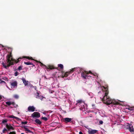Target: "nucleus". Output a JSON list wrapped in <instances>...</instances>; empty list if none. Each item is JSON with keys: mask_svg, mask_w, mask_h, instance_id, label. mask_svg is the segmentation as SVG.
<instances>
[{"mask_svg": "<svg viewBox=\"0 0 134 134\" xmlns=\"http://www.w3.org/2000/svg\"><path fill=\"white\" fill-rule=\"evenodd\" d=\"M104 88V95L103 97L102 98V100L103 102L107 105H111L112 106L114 105H118L119 103L114 99H111L108 96L109 91L108 90V87H105L103 86Z\"/></svg>", "mask_w": 134, "mask_h": 134, "instance_id": "nucleus-1", "label": "nucleus"}, {"mask_svg": "<svg viewBox=\"0 0 134 134\" xmlns=\"http://www.w3.org/2000/svg\"><path fill=\"white\" fill-rule=\"evenodd\" d=\"M35 122L39 125H40L42 123V122L38 119H36L35 120Z\"/></svg>", "mask_w": 134, "mask_h": 134, "instance_id": "nucleus-20", "label": "nucleus"}, {"mask_svg": "<svg viewBox=\"0 0 134 134\" xmlns=\"http://www.w3.org/2000/svg\"><path fill=\"white\" fill-rule=\"evenodd\" d=\"M37 95H39L40 94L38 92H37Z\"/></svg>", "mask_w": 134, "mask_h": 134, "instance_id": "nucleus-42", "label": "nucleus"}, {"mask_svg": "<svg viewBox=\"0 0 134 134\" xmlns=\"http://www.w3.org/2000/svg\"><path fill=\"white\" fill-rule=\"evenodd\" d=\"M0 81H1L0 82V84L3 83L5 85H6V83L5 81H2L0 79Z\"/></svg>", "mask_w": 134, "mask_h": 134, "instance_id": "nucleus-24", "label": "nucleus"}, {"mask_svg": "<svg viewBox=\"0 0 134 134\" xmlns=\"http://www.w3.org/2000/svg\"><path fill=\"white\" fill-rule=\"evenodd\" d=\"M88 72L87 71H85L81 72V75L83 79H86L87 78V77H91L90 76H88Z\"/></svg>", "mask_w": 134, "mask_h": 134, "instance_id": "nucleus-7", "label": "nucleus"}, {"mask_svg": "<svg viewBox=\"0 0 134 134\" xmlns=\"http://www.w3.org/2000/svg\"><path fill=\"white\" fill-rule=\"evenodd\" d=\"M2 98V97L1 96H0V99H1Z\"/></svg>", "mask_w": 134, "mask_h": 134, "instance_id": "nucleus-40", "label": "nucleus"}, {"mask_svg": "<svg viewBox=\"0 0 134 134\" xmlns=\"http://www.w3.org/2000/svg\"><path fill=\"white\" fill-rule=\"evenodd\" d=\"M58 67H60V69H63V65L61 64H58Z\"/></svg>", "mask_w": 134, "mask_h": 134, "instance_id": "nucleus-23", "label": "nucleus"}, {"mask_svg": "<svg viewBox=\"0 0 134 134\" xmlns=\"http://www.w3.org/2000/svg\"><path fill=\"white\" fill-rule=\"evenodd\" d=\"M12 105H14V107L15 108H16L17 107H18V105L17 104H16L14 102V104H12Z\"/></svg>", "mask_w": 134, "mask_h": 134, "instance_id": "nucleus-28", "label": "nucleus"}, {"mask_svg": "<svg viewBox=\"0 0 134 134\" xmlns=\"http://www.w3.org/2000/svg\"><path fill=\"white\" fill-rule=\"evenodd\" d=\"M23 127L24 128V129H25V131H26L30 133H33V132L32 131H30V130H29L26 127V126H23Z\"/></svg>", "mask_w": 134, "mask_h": 134, "instance_id": "nucleus-17", "label": "nucleus"}, {"mask_svg": "<svg viewBox=\"0 0 134 134\" xmlns=\"http://www.w3.org/2000/svg\"><path fill=\"white\" fill-rule=\"evenodd\" d=\"M36 98L37 99H40L42 100L43 98H44V97L42 96L37 95L36 96Z\"/></svg>", "mask_w": 134, "mask_h": 134, "instance_id": "nucleus-18", "label": "nucleus"}, {"mask_svg": "<svg viewBox=\"0 0 134 134\" xmlns=\"http://www.w3.org/2000/svg\"><path fill=\"white\" fill-rule=\"evenodd\" d=\"M8 52L9 54H8L6 57V58H9V59L13 60L12 56V53L13 49L12 48L10 47H8Z\"/></svg>", "mask_w": 134, "mask_h": 134, "instance_id": "nucleus-6", "label": "nucleus"}, {"mask_svg": "<svg viewBox=\"0 0 134 134\" xmlns=\"http://www.w3.org/2000/svg\"><path fill=\"white\" fill-rule=\"evenodd\" d=\"M76 68H74L72 69H71L69 71L66 72L65 73H63L62 74L63 77H67L68 75L71 74L72 72L75 71Z\"/></svg>", "mask_w": 134, "mask_h": 134, "instance_id": "nucleus-5", "label": "nucleus"}, {"mask_svg": "<svg viewBox=\"0 0 134 134\" xmlns=\"http://www.w3.org/2000/svg\"><path fill=\"white\" fill-rule=\"evenodd\" d=\"M24 63L25 64L27 65H30L32 64V63L29 62H24Z\"/></svg>", "mask_w": 134, "mask_h": 134, "instance_id": "nucleus-22", "label": "nucleus"}, {"mask_svg": "<svg viewBox=\"0 0 134 134\" xmlns=\"http://www.w3.org/2000/svg\"><path fill=\"white\" fill-rule=\"evenodd\" d=\"M92 75H93L94 76H97V74L96 73H93V74Z\"/></svg>", "mask_w": 134, "mask_h": 134, "instance_id": "nucleus-37", "label": "nucleus"}, {"mask_svg": "<svg viewBox=\"0 0 134 134\" xmlns=\"http://www.w3.org/2000/svg\"><path fill=\"white\" fill-rule=\"evenodd\" d=\"M127 124L128 127L126 128V129H129V131L131 132H134V129L133 126L129 123H127Z\"/></svg>", "mask_w": 134, "mask_h": 134, "instance_id": "nucleus-8", "label": "nucleus"}, {"mask_svg": "<svg viewBox=\"0 0 134 134\" xmlns=\"http://www.w3.org/2000/svg\"><path fill=\"white\" fill-rule=\"evenodd\" d=\"M19 74V73L17 72H16L15 73L14 75H15L16 76L18 75Z\"/></svg>", "mask_w": 134, "mask_h": 134, "instance_id": "nucleus-35", "label": "nucleus"}, {"mask_svg": "<svg viewBox=\"0 0 134 134\" xmlns=\"http://www.w3.org/2000/svg\"><path fill=\"white\" fill-rule=\"evenodd\" d=\"M103 122L102 121L100 120L99 121V123L100 124L102 125L103 124Z\"/></svg>", "mask_w": 134, "mask_h": 134, "instance_id": "nucleus-36", "label": "nucleus"}, {"mask_svg": "<svg viewBox=\"0 0 134 134\" xmlns=\"http://www.w3.org/2000/svg\"><path fill=\"white\" fill-rule=\"evenodd\" d=\"M23 58L27 59H31L32 60H34L35 61H36L37 63H40V66H44V68L46 69H47V70L48 71V69H50L52 70L53 69H54L55 68L54 67V66L53 65H48L47 66L45 65L44 64L42 63L40 61H38L36 60H34L32 58V57H31V58H30L29 57H27V56H24L23 57Z\"/></svg>", "mask_w": 134, "mask_h": 134, "instance_id": "nucleus-2", "label": "nucleus"}, {"mask_svg": "<svg viewBox=\"0 0 134 134\" xmlns=\"http://www.w3.org/2000/svg\"><path fill=\"white\" fill-rule=\"evenodd\" d=\"M81 100H78L77 101V103H76V105H77L78 103H81L82 102Z\"/></svg>", "mask_w": 134, "mask_h": 134, "instance_id": "nucleus-33", "label": "nucleus"}, {"mask_svg": "<svg viewBox=\"0 0 134 134\" xmlns=\"http://www.w3.org/2000/svg\"><path fill=\"white\" fill-rule=\"evenodd\" d=\"M2 79L3 80H4V79Z\"/></svg>", "mask_w": 134, "mask_h": 134, "instance_id": "nucleus-44", "label": "nucleus"}, {"mask_svg": "<svg viewBox=\"0 0 134 134\" xmlns=\"http://www.w3.org/2000/svg\"><path fill=\"white\" fill-rule=\"evenodd\" d=\"M98 131L95 130H89L88 131L89 134H95Z\"/></svg>", "mask_w": 134, "mask_h": 134, "instance_id": "nucleus-11", "label": "nucleus"}, {"mask_svg": "<svg viewBox=\"0 0 134 134\" xmlns=\"http://www.w3.org/2000/svg\"><path fill=\"white\" fill-rule=\"evenodd\" d=\"M88 72V74L89 73L92 74H93V73L91 71H89Z\"/></svg>", "mask_w": 134, "mask_h": 134, "instance_id": "nucleus-38", "label": "nucleus"}, {"mask_svg": "<svg viewBox=\"0 0 134 134\" xmlns=\"http://www.w3.org/2000/svg\"><path fill=\"white\" fill-rule=\"evenodd\" d=\"M23 83L25 85V86L27 85L28 84V81L26 80L24 78H22L21 79Z\"/></svg>", "mask_w": 134, "mask_h": 134, "instance_id": "nucleus-13", "label": "nucleus"}, {"mask_svg": "<svg viewBox=\"0 0 134 134\" xmlns=\"http://www.w3.org/2000/svg\"><path fill=\"white\" fill-rule=\"evenodd\" d=\"M6 127L8 131H10L11 129L14 130V129L13 127L11 126L10 125H9L8 124L6 125Z\"/></svg>", "mask_w": 134, "mask_h": 134, "instance_id": "nucleus-14", "label": "nucleus"}, {"mask_svg": "<svg viewBox=\"0 0 134 134\" xmlns=\"http://www.w3.org/2000/svg\"><path fill=\"white\" fill-rule=\"evenodd\" d=\"M5 103L8 105H10L14 104V102H11L10 101H7L5 102Z\"/></svg>", "mask_w": 134, "mask_h": 134, "instance_id": "nucleus-19", "label": "nucleus"}, {"mask_svg": "<svg viewBox=\"0 0 134 134\" xmlns=\"http://www.w3.org/2000/svg\"><path fill=\"white\" fill-rule=\"evenodd\" d=\"M12 61H13V60L9 59V58H6V61L8 64L7 65H6L3 62L2 63V65L3 67L5 69H7V67H8L11 65H13L14 63Z\"/></svg>", "mask_w": 134, "mask_h": 134, "instance_id": "nucleus-4", "label": "nucleus"}, {"mask_svg": "<svg viewBox=\"0 0 134 134\" xmlns=\"http://www.w3.org/2000/svg\"><path fill=\"white\" fill-rule=\"evenodd\" d=\"M21 134H25L24 133H21Z\"/></svg>", "mask_w": 134, "mask_h": 134, "instance_id": "nucleus-43", "label": "nucleus"}, {"mask_svg": "<svg viewBox=\"0 0 134 134\" xmlns=\"http://www.w3.org/2000/svg\"><path fill=\"white\" fill-rule=\"evenodd\" d=\"M27 123V122L26 121H25V122H21V123L22 124H26Z\"/></svg>", "mask_w": 134, "mask_h": 134, "instance_id": "nucleus-34", "label": "nucleus"}, {"mask_svg": "<svg viewBox=\"0 0 134 134\" xmlns=\"http://www.w3.org/2000/svg\"><path fill=\"white\" fill-rule=\"evenodd\" d=\"M12 61H13V60L9 59V58H6V61L8 64L7 65H6L3 62L2 63V65L3 67L5 69H7V67H8L11 65H13L14 63Z\"/></svg>", "mask_w": 134, "mask_h": 134, "instance_id": "nucleus-3", "label": "nucleus"}, {"mask_svg": "<svg viewBox=\"0 0 134 134\" xmlns=\"http://www.w3.org/2000/svg\"><path fill=\"white\" fill-rule=\"evenodd\" d=\"M35 108L34 106H29L27 108L29 111L34 112L35 111Z\"/></svg>", "mask_w": 134, "mask_h": 134, "instance_id": "nucleus-12", "label": "nucleus"}, {"mask_svg": "<svg viewBox=\"0 0 134 134\" xmlns=\"http://www.w3.org/2000/svg\"><path fill=\"white\" fill-rule=\"evenodd\" d=\"M7 131V129L5 128H4L3 131V133H5V131Z\"/></svg>", "mask_w": 134, "mask_h": 134, "instance_id": "nucleus-32", "label": "nucleus"}, {"mask_svg": "<svg viewBox=\"0 0 134 134\" xmlns=\"http://www.w3.org/2000/svg\"><path fill=\"white\" fill-rule=\"evenodd\" d=\"M16 99H18L19 98V96L17 94H15L13 96Z\"/></svg>", "mask_w": 134, "mask_h": 134, "instance_id": "nucleus-26", "label": "nucleus"}, {"mask_svg": "<svg viewBox=\"0 0 134 134\" xmlns=\"http://www.w3.org/2000/svg\"><path fill=\"white\" fill-rule=\"evenodd\" d=\"M7 122V121L6 120L3 119L2 120V123H4L6 122Z\"/></svg>", "mask_w": 134, "mask_h": 134, "instance_id": "nucleus-31", "label": "nucleus"}, {"mask_svg": "<svg viewBox=\"0 0 134 134\" xmlns=\"http://www.w3.org/2000/svg\"><path fill=\"white\" fill-rule=\"evenodd\" d=\"M41 119L44 120L45 121H46L48 120L47 118L46 117H43L41 118Z\"/></svg>", "mask_w": 134, "mask_h": 134, "instance_id": "nucleus-25", "label": "nucleus"}, {"mask_svg": "<svg viewBox=\"0 0 134 134\" xmlns=\"http://www.w3.org/2000/svg\"><path fill=\"white\" fill-rule=\"evenodd\" d=\"M7 117L8 118H12L13 119H15L17 120H21V119L19 118L16 117L14 116L13 115H9Z\"/></svg>", "mask_w": 134, "mask_h": 134, "instance_id": "nucleus-15", "label": "nucleus"}, {"mask_svg": "<svg viewBox=\"0 0 134 134\" xmlns=\"http://www.w3.org/2000/svg\"><path fill=\"white\" fill-rule=\"evenodd\" d=\"M17 85V82L16 81H15L13 82H12L11 83V86L13 87H14L15 86H16Z\"/></svg>", "mask_w": 134, "mask_h": 134, "instance_id": "nucleus-16", "label": "nucleus"}, {"mask_svg": "<svg viewBox=\"0 0 134 134\" xmlns=\"http://www.w3.org/2000/svg\"><path fill=\"white\" fill-rule=\"evenodd\" d=\"M22 67L23 66H20L19 67H18V69L19 70H20L22 69Z\"/></svg>", "mask_w": 134, "mask_h": 134, "instance_id": "nucleus-29", "label": "nucleus"}, {"mask_svg": "<svg viewBox=\"0 0 134 134\" xmlns=\"http://www.w3.org/2000/svg\"><path fill=\"white\" fill-rule=\"evenodd\" d=\"M63 121L66 123L70 122L72 120V119L68 118H66L63 119Z\"/></svg>", "mask_w": 134, "mask_h": 134, "instance_id": "nucleus-10", "label": "nucleus"}, {"mask_svg": "<svg viewBox=\"0 0 134 134\" xmlns=\"http://www.w3.org/2000/svg\"><path fill=\"white\" fill-rule=\"evenodd\" d=\"M128 109L130 110H134V107H129Z\"/></svg>", "mask_w": 134, "mask_h": 134, "instance_id": "nucleus-27", "label": "nucleus"}, {"mask_svg": "<svg viewBox=\"0 0 134 134\" xmlns=\"http://www.w3.org/2000/svg\"><path fill=\"white\" fill-rule=\"evenodd\" d=\"M79 134H83L82 132L80 131L79 132Z\"/></svg>", "mask_w": 134, "mask_h": 134, "instance_id": "nucleus-39", "label": "nucleus"}, {"mask_svg": "<svg viewBox=\"0 0 134 134\" xmlns=\"http://www.w3.org/2000/svg\"><path fill=\"white\" fill-rule=\"evenodd\" d=\"M31 65H32L33 66H35V65H34L32 63V64H31Z\"/></svg>", "mask_w": 134, "mask_h": 134, "instance_id": "nucleus-41", "label": "nucleus"}, {"mask_svg": "<svg viewBox=\"0 0 134 134\" xmlns=\"http://www.w3.org/2000/svg\"><path fill=\"white\" fill-rule=\"evenodd\" d=\"M34 118H39L40 117V114L38 112H34L31 115Z\"/></svg>", "mask_w": 134, "mask_h": 134, "instance_id": "nucleus-9", "label": "nucleus"}, {"mask_svg": "<svg viewBox=\"0 0 134 134\" xmlns=\"http://www.w3.org/2000/svg\"><path fill=\"white\" fill-rule=\"evenodd\" d=\"M9 134H16V132L15 131L10 132Z\"/></svg>", "mask_w": 134, "mask_h": 134, "instance_id": "nucleus-30", "label": "nucleus"}, {"mask_svg": "<svg viewBox=\"0 0 134 134\" xmlns=\"http://www.w3.org/2000/svg\"><path fill=\"white\" fill-rule=\"evenodd\" d=\"M21 58H19L17 60H14V61L15 63H17L20 61V60L21 59Z\"/></svg>", "mask_w": 134, "mask_h": 134, "instance_id": "nucleus-21", "label": "nucleus"}]
</instances>
